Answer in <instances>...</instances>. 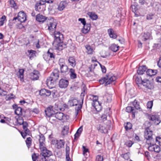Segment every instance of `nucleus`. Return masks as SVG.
<instances>
[{"label":"nucleus","mask_w":161,"mask_h":161,"mask_svg":"<svg viewBox=\"0 0 161 161\" xmlns=\"http://www.w3.org/2000/svg\"><path fill=\"white\" fill-rule=\"evenodd\" d=\"M69 84L68 80L62 79L59 82V86L61 88H65L67 87Z\"/></svg>","instance_id":"f3484780"},{"label":"nucleus","mask_w":161,"mask_h":161,"mask_svg":"<svg viewBox=\"0 0 161 161\" xmlns=\"http://www.w3.org/2000/svg\"><path fill=\"white\" fill-rule=\"evenodd\" d=\"M28 52L29 53V57L31 59H32V58L35 55V51L32 50L28 51Z\"/></svg>","instance_id":"a19ab883"},{"label":"nucleus","mask_w":161,"mask_h":161,"mask_svg":"<svg viewBox=\"0 0 161 161\" xmlns=\"http://www.w3.org/2000/svg\"><path fill=\"white\" fill-rule=\"evenodd\" d=\"M106 77L107 78H106L107 80L106 85L110 84L116 79V77L112 74L107 75Z\"/></svg>","instance_id":"f8f14e48"},{"label":"nucleus","mask_w":161,"mask_h":161,"mask_svg":"<svg viewBox=\"0 0 161 161\" xmlns=\"http://www.w3.org/2000/svg\"><path fill=\"white\" fill-rule=\"evenodd\" d=\"M69 64L73 67H74L76 64V62L75 59L73 57H69L68 59Z\"/></svg>","instance_id":"c756f323"},{"label":"nucleus","mask_w":161,"mask_h":161,"mask_svg":"<svg viewBox=\"0 0 161 161\" xmlns=\"http://www.w3.org/2000/svg\"><path fill=\"white\" fill-rule=\"evenodd\" d=\"M126 111L128 113H132V116L134 117L135 116V112L134 111V109L133 107L131 106H128L126 108Z\"/></svg>","instance_id":"2f4dec72"},{"label":"nucleus","mask_w":161,"mask_h":161,"mask_svg":"<svg viewBox=\"0 0 161 161\" xmlns=\"http://www.w3.org/2000/svg\"><path fill=\"white\" fill-rule=\"evenodd\" d=\"M145 155L148 160L150 158V156L149 152L146 151L145 153Z\"/></svg>","instance_id":"338daca9"},{"label":"nucleus","mask_w":161,"mask_h":161,"mask_svg":"<svg viewBox=\"0 0 161 161\" xmlns=\"http://www.w3.org/2000/svg\"><path fill=\"white\" fill-rule=\"evenodd\" d=\"M103 158L101 155H98L96 157V161H103Z\"/></svg>","instance_id":"5fc2aeb1"},{"label":"nucleus","mask_w":161,"mask_h":161,"mask_svg":"<svg viewBox=\"0 0 161 161\" xmlns=\"http://www.w3.org/2000/svg\"><path fill=\"white\" fill-rule=\"evenodd\" d=\"M47 22L48 30L52 33L54 32L55 39L53 45L55 49L60 51L66 48L67 44L62 41L63 39V34L59 32H55L57 25L56 22L50 20L47 21Z\"/></svg>","instance_id":"f257e3e1"},{"label":"nucleus","mask_w":161,"mask_h":161,"mask_svg":"<svg viewBox=\"0 0 161 161\" xmlns=\"http://www.w3.org/2000/svg\"><path fill=\"white\" fill-rule=\"evenodd\" d=\"M36 19L38 21L43 23L46 20L47 18L45 16L39 14L36 15Z\"/></svg>","instance_id":"a878e982"},{"label":"nucleus","mask_w":161,"mask_h":161,"mask_svg":"<svg viewBox=\"0 0 161 161\" xmlns=\"http://www.w3.org/2000/svg\"><path fill=\"white\" fill-rule=\"evenodd\" d=\"M85 48L87 50L86 52L88 54H92L93 50L90 46L86 45L85 46Z\"/></svg>","instance_id":"72a5a7b5"},{"label":"nucleus","mask_w":161,"mask_h":161,"mask_svg":"<svg viewBox=\"0 0 161 161\" xmlns=\"http://www.w3.org/2000/svg\"><path fill=\"white\" fill-rule=\"evenodd\" d=\"M144 136L146 140V143L148 145H149V144H152L153 142H154L153 132L148 127L144 131Z\"/></svg>","instance_id":"f03ea898"},{"label":"nucleus","mask_w":161,"mask_h":161,"mask_svg":"<svg viewBox=\"0 0 161 161\" xmlns=\"http://www.w3.org/2000/svg\"><path fill=\"white\" fill-rule=\"evenodd\" d=\"M58 63L61 73L64 74L68 72V67L65 64L64 59L63 58H60Z\"/></svg>","instance_id":"20e7f679"},{"label":"nucleus","mask_w":161,"mask_h":161,"mask_svg":"<svg viewBox=\"0 0 161 161\" xmlns=\"http://www.w3.org/2000/svg\"><path fill=\"white\" fill-rule=\"evenodd\" d=\"M26 143L27 146L29 147L31 145V137H28L26 141Z\"/></svg>","instance_id":"c03bdc74"},{"label":"nucleus","mask_w":161,"mask_h":161,"mask_svg":"<svg viewBox=\"0 0 161 161\" xmlns=\"http://www.w3.org/2000/svg\"><path fill=\"white\" fill-rule=\"evenodd\" d=\"M54 115H55L57 119L59 120H63L64 121L67 120L68 117L67 116L64 115L62 112L55 113Z\"/></svg>","instance_id":"4468645a"},{"label":"nucleus","mask_w":161,"mask_h":161,"mask_svg":"<svg viewBox=\"0 0 161 161\" xmlns=\"http://www.w3.org/2000/svg\"><path fill=\"white\" fill-rule=\"evenodd\" d=\"M155 139L156 142L161 146V136H157Z\"/></svg>","instance_id":"de8ad7c7"},{"label":"nucleus","mask_w":161,"mask_h":161,"mask_svg":"<svg viewBox=\"0 0 161 161\" xmlns=\"http://www.w3.org/2000/svg\"><path fill=\"white\" fill-rule=\"evenodd\" d=\"M147 68L146 66H140L137 70V73L140 75H142L146 71Z\"/></svg>","instance_id":"b1692460"},{"label":"nucleus","mask_w":161,"mask_h":161,"mask_svg":"<svg viewBox=\"0 0 161 161\" xmlns=\"http://www.w3.org/2000/svg\"><path fill=\"white\" fill-rule=\"evenodd\" d=\"M130 153H127L125 154H123L121 157L124 158L125 159L128 160L130 158Z\"/></svg>","instance_id":"37998d69"},{"label":"nucleus","mask_w":161,"mask_h":161,"mask_svg":"<svg viewBox=\"0 0 161 161\" xmlns=\"http://www.w3.org/2000/svg\"><path fill=\"white\" fill-rule=\"evenodd\" d=\"M107 115L103 114L101 117L100 120L104 122L107 120Z\"/></svg>","instance_id":"864d4df0"},{"label":"nucleus","mask_w":161,"mask_h":161,"mask_svg":"<svg viewBox=\"0 0 161 161\" xmlns=\"http://www.w3.org/2000/svg\"><path fill=\"white\" fill-rule=\"evenodd\" d=\"M83 148V153L84 155H87L86 153L88 152V150L84 146H82Z\"/></svg>","instance_id":"603ef678"},{"label":"nucleus","mask_w":161,"mask_h":161,"mask_svg":"<svg viewBox=\"0 0 161 161\" xmlns=\"http://www.w3.org/2000/svg\"><path fill=\"white\" fill-rule=\"evenodd\" d=\"M125 128L126 130L131 129L132 128V124L130 122H127L125 125Z\"/></svg>","instance_id":"79ce46f5"},{"label":"nucleus","mask_w":161,"mask_h":161,"mask_svg":"<svg viewBox=\"0 0 161 161\" xmlns=\"http://www.w3.org/2000/svg\"><path fill=\"white\" fill-rule=\"evenodd\" d=\"M130 103L134 106V108H135L136 109H139L140 108L139 103L136 100H135L134 101Z\"/></svg>","instance_id":"473e14b6"},{"label":"nucleus","mask_w":161,"mask_h":161,"mask_svg":"<svg viewBox=\"0 0 161 161\" xmlns=\"http://www.w3.org/2000/svg\"><path fill=\"white\" fill-rule=\"evenodd\" d=\"M149 145L148 147V149L150 151L158 153L161 150L159 146L154 144V142H153L152 144H149Z\"/></svg>","instance_id":"1a4fd4ad"},{"label":"nucleus","mask_w":161,"mask_h":161,"mask_svg":"<svg viewBox=\"0 0 161 161\" xmlns=\"http://www.w3.org/2000/svg\"><path fill=\"white\" fill-rule=\"evenodd\" d=\"M154 15L152 14H147V20H150L152 19L153 18Z\"/></svg>","instance_id":"6e6d98bb"},{"label":"nucleus","mask_w":161,"mask_h":161,"mask_svg":"<svg viewBox=\"0 0 161 161\" xmlns=\"http://www.w3.org/2000/svg\"><path fill=\"white\" fill-rule=\"evenodd\" d=\"M46 89H43L40 90L39 92V94L40 95L43 96L45 93V91Z\"/></svg>","instance_id":"e2e57ef3"},{"label":"nucleus","mask_w":161,"mask_h":161,"mask_svg":"<svg viewBox=\"0 0 161 161\" xmlns=\"http://www.w3.org/2000/svg\"><path fill=\"white\" fill-rule=\"evenodd\" d=\"M108 33L110 37L114 39H116L117 35L115 31L112 28H110L108 30Z\"/></svg>","instance_id":"412c9836"},{"label":"nucleus","mask_w":161,"mask_h":161,"mask_svg":"<svg viewBox=\"0 0 161 161\" xmlns=\"http://www.w3.org/2000/svg\"><path fill=\"white\" fill-rule=\"evenodd\" d=\"M66 3L65 2H61L58 6V9L60 11L62 10L65 7Z\"/></svg>","instance_id":"c9c22d12"},{"label":"nucleus","mask_w":161,"mask_h":161,"mask_svg":"<svg viewBox=\"0 0 161 161\" xmlns=\"http://www.w3.org/2000/svg\"><path fill=\"white\" fill-rule=\"evenodd\" d=\"M97 129L99 132L101 133H105L108 131L107 129L105 126L102 124H99L97 126Z\"/></svg>","instance_id":"aec40b11"},{"label":"nucleus","mask_w":161,"mask_h":161,"mask_svg":"<svg viewBox=\"0 0 161 161\" xmlns=\"http://www.w3.org/2000/svg\"><path fill=\"white\" fill-rule=\"evenodd\" d=\"M106 76L102 78L101 79L99 80V82L101 84H105V85H106Z\"/></svg>","instance_id":"49530a36"},{"label":"nucleus","mask_w":161,"mask_h":161,"mask_svg":"<svg viewBox=\"0 0 161 161\" xmlns=\"http://www.w3.org/2000/svg\"><path fill=\"white\" fill-rule=\"evenodd\" d=\"M149 119L154 122L156 125H158L161 122L160 118L159 115L157 114L153 115L149 117Z\"/></svg>","instance_id":"9b49d317"},{"label":"nucleus","mask_w":161,"mask_h":161,"mask_svg":"<svg viewBox=\"0 0 161 161\" xmlns=\"http://www.w3.org/2000/svg\"><path fill=\"white\" fill-rule=\"evenodd\" d=\"M133 144V142H132L130 140H128L125 142V145L128 147H131Z\"/></svg>","instance_id":"09e8293b"},{"label":"nucleus","mask_w":161,"mask_h":161,"mask_svg":"<svg viewBox=\"0 0 161 161\" xmlns=\"http://www.w3.org/2000/svg\"><path fill=\"white\" fill-rule=\"evenodd\" d=\"M47 2L45 0V1L43 0H41L39 2L37 3H36V7H37L36 8V10L37 8V10H38V8H40V6L41 5H44Z\"/></svg>","instance_id":"e433bc0d"},{"label":"nucleus","mask_w":161,"mask_h":161,"mask_svg":"<svg viewBox=\"0 0 161 161\" xmlns=\"http://www.w3.org/2000/svg\"><path fill=\"white\" fill-rule=\"evenodd\" d=\"M32 158L33 161H36L38 157L36 156V153H34L32 155Z\"/></svg>","instance_id":"052dcab7"},{"label":"nucleus","mask_w":161,"mask_h":161,"mask_svg":"<svg viewBox=\"0 0 161 161\" xmlns=\"http://www.w3.org/2000/svg\"><path fill=\"white\" fill-rule=\"evenodd\" d=\"M82 92L81 93L80 96L81 97H83L85 96V94L86 93V87L85 85L84 84L82 85Z\"/></svg>","instance_id":"4c0bfd02"},{"label":"nucleus","mask_w":161,"mask_h":161,"mask_svg":"<svg viewBox=\"0 0 161 161\" xmlns=\"http://www.w3.org/2000/svg\"><path fill=\"white\" fill-rule=\"evenodd\" d=\"M14 95L12 94L10 95H8L6 97V100H10L12 99L13 98Z\"/></svg>","instance_id":"774afa93"},{"label":"nucleus","mask_w":161,"mask_h":161,"mask_svg":"<svg viewBox=\"0 0 161 161\" xmlns=\"http://www.w3.org/2000/svg\"><path fill=\"white\" fill-rule=\"evenodd\" d=\"M48 117L49 118V120L50 123L52 124H54L56 122L57 119L56 117H55V115H51Z\"/></svg>","instance_id":"ea45409f"},{"label":"nucleus","mask_w":161,"mask_h":161,"mask_svg":"<svg viewBox=\"0 0 161 161\" xmlns=\"http://www.w3.org/2000/svg\"><path fill=\"white\" fill-rule=\"evenodd\" d=\"M39 72L36 70H34L33 72L30 74V78L32 80H37L39 78Z\"/></svg>","instance_id":"6ab92c4d"},{"label":"nucleus","mask_w":161,"mask_h":161,"mask_svg":"<svg viewBox=\"0 0 161 161\" xmlns=\"http://www.w3.org/2000/svg\"><path fill=\"white\" fill-rule=\"evenodd\" d=\"M78 103V101L76 99L72 97L69 101L68 104L71 106H76Z\"/></svg>","instance_id":"4be33fe9"},{"label":"nucleus","mask_w":161,"mask_h":161,"mask_svg":"<svg viewBox=\"0 0 161 161\" xmlns=\"http://www.w3.org/2000/svg\"><path fill=\"white\" fill-rule=\"evenodd\" d=\"M43 58L45 60L47 61L50 59L53 60L55 59V55L51 49H49L46 53L43 55Z\"/></svg>","instance_id":"423d86ee"},{"label":"nucleus","mask_w":161,"mask_h":161,"mask_svg":"<svg viewBox=\"0 0 161 161\" xmlns=\"http://www.w3.org/2000/svg\"><path fill=\"white\" fill-rule=\"evenodd\" d=\"M140 83H142V84L147 89L151 90L153 89L154 88L153 83L148 80H142L140 79Z\"/></svg>","instance_id":"39448f33"},{"label":"nucleus","mask_w":161,"mask_h":161,"mask_svg":"<svg viewBox=\"0 0 161 161\" xmlns=\"http://www.w3.org/2000/svg\"><path fill=\"white\" fill-rule=\"evenodd\" d=\"M7 92L6 91H4L3 90L0 88V95L2 96L5 95H6Z\"/></svg>","instance_id":"680f3d73"},{"label":"nucleus","mask_w":161,"mask_h":161,"mask_svg":"<svg viewBox=\"0 0 161 161\" xmlns=\"http://www.w3.org/2000/svg\"><path fill=\"white\" fill-rule=\"evenodd\" d=\"M69 72L70 78L72 79H74L77 77V74L75 73V70L73 69H69Z\"/></svg>","instance_id":"cd10ccee"},{"label":"nucleus","mask_w":161,"mask_h":161,"mask_svg":"<svg viewBox=\"0 0 161 161\" xmlns=\"http://www.w3.org/2000/svg\"><path fill=\"white\" fill-rule=\"evenodd\" d=\"M69 147L66 145L65 148L66 154H69Z\"/></svg>","instance_id":"0e129e2a"},{"label":"nucleus","mask_w":161,"mask_h":161,"mask_svg":"<svg viewBox=\"0 0 161 161\" xmlns=\"http://www.w3.org/2000/svg\"><path fill=\"white\" fill-rule=\"evenodd\" d=\"M51 93L54 94L55 93L53 92H51L50 90L46 89L45 91V93L43 96H49L51 95Z\"/></svg>","instance_id":"a18cd8bd"},{"label":"nucleus","mask_w":161,"mask_h":161,"mask_svg":"<svg viewBox=\"0 0 161 161\" xmlns=\"http://www.w3.org/2000/svg\"><path fill=\"white\" fill-rule=\"evenodd\" d=\"M38 140L39 143V148L40 149H42L45 146V141L44 136L43 135L40 133L39 135Z\"/></svg>","instance_id":"9d476101"},{"label":"nucleus","mask_w":161,"mask_h":161,"mask_svg":"<svg viewBox=\"0 0 161 161\" xmlns=\"http://www.w3.org/2000/svg\"><path fill=\"white\" fill-rule=\"evenodd\" d=\"M53 107L55 111H58L61 109L58 106V103H56L54 106Z\"/></svg>","instance_id":"3c124183"},{"label":"nucleus","mask_w":161,"mask_h":161,"mask_svg":"<svg viewBox=\"0 0 161 161\" xmlns=\"http://www.w3.org/2000/svg\"><path fill=\"white\" fill-rule=\"evenodd\" d=\"M40 150L41 152L38 158V159H40L39 161H46V157H49L52 155V152L47 150L45 146Z\"/></svg>","instance_id":"7ed1b4c3"},{"label":"nucleus","mask_w":161,"mask_h":161,"mask_svg":"<svg viewBox=\"0 0 161 161\" xmlns=\"http://www.w3.org/2000/svg\"><path fill=\"white\" fill-rule=\"evenodd\" d=\"M98 97L97 96H95L94 97V99L92 103V106L94 107L97 111H99L102 109V107L99 103L97 100Z\"/></svg>","instance_id":"0eeeda50"},{"label":"nucleus","mask_w":161,"mask_h":161,"mask_svg":"<svg viewBox=\"0 0 161 161\" xmlns=\"http://www.w3.org/2000/svg\"><path fill=\"white\" fill-rule=\"evenodd\" d=\"M153 105V101H150L147 102V108L149 109H151Z\"/></svg>","instance_id":"8fccbe9b"},{"label":"nucleus","mask_w":161,"mask_h":161,"mask_svg":"<svg viewBox=\"0 0 161 161\" xmlns=\"http://www.w3.org/2000/svg\"><path fill=\"white\" fill-rule=\"evenodd\" d=\"M56 83V81L53 80L50 77L47 79L46 80V84L47 86L49 88H52L55 85Z\"/></svg>","instance_id":"dca6fc26"},{"label":"nucleus","mask_w":161,"mask_h":161,"mask_svg":"<svg viewBox=\"0 0 161 161\" xmlns=\"http://www.w3.org/2000/svg\"><path fill=\"white\" fill-rule=\"evenodd\" d=\"M22 125H23V129H25L27 128V127L28 126V124L26 122H23Z\"/></svg>","instance_id":"69168bd1"},{"label":"nucleus","mask_w":161,"mask_h":161,"mask_svg":"<svg viewBox=\"0 0 161 161\" xmlns=\"http://www.w3.org/2000/svg\"><path fill=\"white\" fill-rule=\"evenodd\" d=\"M59 70L57 69H55L52 72L49 77L52 79L53 80L56 81L59 78Z\"/></svg>","instance_id":"2eb2a0df"},{"label":"nucleus","mask_w":161,"mask_h":161,"mask_svg":"<svg viewBox=\"0 0 161 161\" xmlns=\"http://www.w3.org/2000/svg\"><path fill=\"white\" fill-rule=\"evenodd\" d=\"M24 70L23 69H19L17 73V76L20 79V81H24Z\"/></svg>","instance_id":"bb28decb"},{"label":"nucleus","mask_w":161,"mask_h":161,"mask_svg":"<svg viewBox=\"0 0 161 161\" xmlns=\"http://www.w3.org/2000/svg\"><path fill=\"white\" fill-rule=\"evenodd\" d=\"M152 71L153 69H147V70L146 71V73L147 75L149 76H152Z\"/></svg>","instance_id":"13d9d810"},{"label":"nucleus","mask_w":161,"mask_h":161,"mask_svg":"<svg viewBox=\"0 0 161 161\" xmlns=\"http://www.w3.org/2000/svg\"><path fill=\"white\" fill-rule=\"evenodd\" d=\"M9 4L10 7L14 9H17L18 8V5L14 0H9Z\"/></svg>","instance_id":"c85d7f7f"},{"label":"nucleus","mask_w":161,"mask_h":161,"mask_svg":"<svg viewBox=\"0 0 161 161\" xmlns=\"http://www.w3.org/2000/svg\"><path fill=\"white\" fill-rule=\"evenodd\" d=\"M45 112L47 116L54 115L56 112L53 106H49L45 110Z\"/></svg>","instance_id":"ddd939ff"},{"label":"nucleus","mask_w":161,"mask_h":161,"mask_svg":"<svg viewBox=\"0 0 161 161\" xmlns=\"http://www.w3.org/2000/svg\"><path fill=\"white\" fill-rule=\"evenodd\" d=\"M79 21H80L81 23L83 25H85L86 24V22L85 19L84 18H79L78 19Z\"/></svg>","instance_id":"4d7b16f0"},{"label":"nucleus","mask_w":161,"mask_h":161,"mask_svg":"<svg viewBox=\"0 0 161 161\" xmlns=\"http://www.w3.org/2000/svg\"><path fill=\"white\" fill-rule=\"evenodd\" d=\"M91 24H87L84 25L83 28L82 30V32L83 33L86 34L88 32L90 29Z\"/></svg>","instance_id":"5701e85b"},{"label":"nucleus","mask_w":161,"mask_h":161,"mask_svg":"<svg viewBox=\"0 0 161 161\" xmlns=\"http://www.w3.org/2000/svg\"><path fill=\"white\" fill-rule=\"evenodd\" d=\"M54 141L55 143V147L58 149H60L64 147L65 142L63 140H56Z\"/></svg>","instance_id":"a211bd4d"},{"label":"nucleus","mask_w":161,"mask_h":161,"mask_svg":"<svg viewBox=\"0 0 161 161\" xmlns=\"http://www.w3.org/2000/svg\"><path fill=\"white\" fill-rule=\"evenodd\" d=\"M87 14L92 20H96L97 19V16L94 12H88Z\"/></svg>","instance_id":"7c9ffc66"},{"label":"nucleus","mask_w":161,"mask_h":161,"mask_svg":"<svg viewBox=\"0 0 161 161\" xmlns=\"http://www.w3.org/2000/svg\"><path fill=\"white\" fill-rule=\"evenodd\" d=\"M69 128L67 126H65L64 127L62 131V134L63 135L65 136L68 133Z\"/></svg>","instance_id":"58836bf2"},{"label":"nucleus","mask_w":161,"mask_h":161,"mask_svg":"<svg viewBox=\"0 0 161 161\" xmlns=\"http://www.w3.org/2000/svg\"><path fill=\"white\" fill-rule=\"evenodd\" d=\"M13 107L15 109V113L18 115H21L22 113V109L21 107H18L16 105L13 106Z\"/></svg>","instance_id":"393cba45"},{"label":"nucleus","mask_w":161,"mask_h":161,"mask_svg":"<svg viewBox=\"0 0 161 161\" xmlns=\"http://www.w3.org/2000/svg\"><path fill=\"white\" fill-rule=\"evenodd\" d=\"M26 18L25 14L23 12H20L18 13V17H14L13 20L18 19L21 22H24L26 20Z\"/></svg>","instance_id":"6e6552de"},{"label":"nucleus","mask_w":161,"mask_h":161,"mask_svg":"<svg viewBox=\"0 0 161 161\" xmlns=\"http://www.w3.org/2000/svg\"><path fill=\"white\" fill-rule=\"evenodd\" d=\"M119 47L118 46L114 44H113L110 46V48L114 52H116L118 50Z\"/></svg>","instance_id":"f704fd0d"},{"label":"nucleus","mask_w":161,"mask_h":161,"mask_svg":"<svg viewBox=\"0 0 161 161\" xmlns=\"http://www.w3.org/2000/svg\"><path fill=\"white\" fill-rule=\"evenodd\" d=\"M101 67L102 71L103 73H105L106 71V68L104 66L100 64L99 63Z\"/></svg>","instance_id":"bf43d9fd"}]
</instances>
